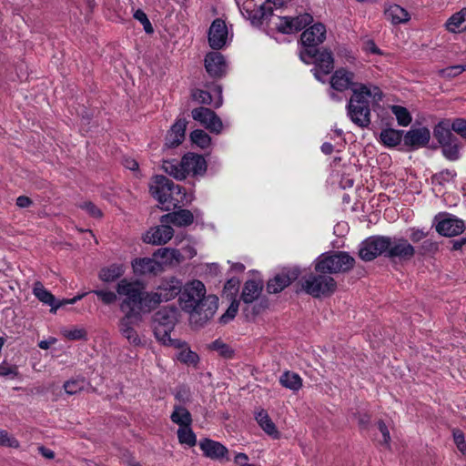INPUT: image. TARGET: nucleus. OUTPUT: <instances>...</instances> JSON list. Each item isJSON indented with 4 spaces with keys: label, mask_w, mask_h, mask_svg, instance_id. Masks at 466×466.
Here are the masks:
<instances>
[{
    "label": "nucleus",
    "mask_w": 466,
    "mask_h": 466,
    "mask_svg": "<svg viewBox=\"0 0 466 466\" xmlns=\"http://www.w3.org/2000/svg\"><path fill=\"white\" fill-rule=\"evenodd\" d=\"M383 93L379 86L373 84L355 85L347 104V115L350 119L360 127H367L371 120L370 104L382 100Z\"/></svg>",
    "instance_id": "obj_1"
},
{
    "label": "nucleus",
    "mask_w": 466,
    "mask_h": 466,
    "mask_svg": "<svg viewBox=\"0 0 466 466\" xmlns=\"http://www.w3.org/2000/svg\"><path fill=\"white\" fill-rule=\"evenodd\" d=\"M116 293L122 299L119 307L124 314L140 315L151 311L147 300L148 292L141 282L123 279L116 285Z\"/></svg>",
    "instance_id": "obj_2"
},
{
    "label": "nucleus",
    "mask_w": 466,
    "mask_h": 466,
    "mask_svg": "<svg viewBox=\"0 0 466 466\" xmlns=\"http://www.w3.org/2000/svg\"><path fill=\"white\" fill-rule=\"evenodd\" d=\"M150 192L160 204L165 206L166 210L180 208L190 201L185 189L165 176L155 177Z\"/></svg>",
    "instance_id": "obj_3"
},
{
    "label": "nucleus",
    "mask_w": 466,
    "mask_h": 466,
    "mask_svg": "<svg viewBox=\"0 0 466 466\" xmlns=\"http://www.w3.org/2000/svg\"><path fill=\"white\" fill-rule=\"evenodd\" d=\"M355 258L346 251H329L321 254L315 261L317 273L339 274L351 270Z\"/></svg>",
    "instance_id": "obj_4"
},
{
    "label": "nucleus",
    "mask_w": 466,
    "mask_h": 466,
    "mask_svg": "<svg viewBox=\"0 0 466 466\" xmlns=\"http://www.w3.org/2000/svg\"><path fill=\"white\" fill-rule=\"evenodd\" d=\"M301 288L313 298L329 297L335 292L337 282L328 273H310L303 279Z\"/></svg>",
    "instance_id": "obj_5"
},
{
    "label": "nucleus",
    "mask_w": 466,
    "mask_h": 466,
    "mask_svg": "<svg viewBox=\"0 0 466 466\" xmlns=\"http://www.w3.org/2000/svg\"><path fill=\"white\" fill-rule=\"evenodd\" d=\"M182 282L176 277L164 278L156 288L155 291L148 292L147 303L151 306V311L160 303L169 301L180 294Z\"/></svg>",
    "instance_id": "obj_6"
},
{
    "label": "nucleus",
    "mask_w": 466,
    "mask_h": 466,
    "mask_svg": "<svg viewBox=\"0 0 466 466\" xmlns=\"http://www.w3.org/2000/svg\"><path fill=\"white\" fill-rule=\"evenodd\" d=\"M326 39V27L321 23H317L306 29L300 35L304 50L300 51V58L303 62L309 64L312 56L315 55L318 46Z\"/></svg>",
    "instance_id": "obj_7"
},
{
    "label": "nucleus",
    "mask_w": 466,
    "mask_h": 466,
    "mask_svg": "<svg viewBox=\"0 0 466 466\" xmlns=\"http://www.w3.org/2000/svg\"><path fill=\"white\" fill-rule=\"evenodd\" d=\"M206 287L200 280L187 282L182 289L179 303L182 309L187 313L194 311L198 304L206 298Z\"/></svg>",
    "instance_id": "obj_8"
},
{
    "label": "nucleus",
    "mask_w": 466,
    "mask_h": 466,
    "mask_svg": "<svg viewBox=\"0 0 466 466\" xmlns=\"http://www.w3.org/2000/svg\"><path fill=\"white\" fill-rule=\"evenodd\" d=\"M388 236H371L363 240L359 248V257L364 261H372L380 256L386 257Z\"/></svg>",
    "instance_id": "obj_9"
},
{
    "label": "nucleus",
    "mask_w": 466,
    "mask_h": 466,
    "mask_svg": "<svg viewBox=\"0 0 466 466\" xmlns=\"http://www.w3.org/2000/svg\"><path fill=\"white\" fill-rule=\"evenodd\" d=\"M436 231L444 237H454L465 230V223L462 219L447 213H440L435 216Z\"/></svg>",
    "instance_id": "obj_10"
},
{
    "label": "nucleus",
    "mask_w": 466,
    "mask_h": 466,
    "mask_svg": "<svg viewBox=\"0 0 466 466\" xmlns=\"http://www.w3.org/2000/svg\"><path fill=\"white\" fill-rule=\"evenodd\" d=\"M218 308V298L216 295H208L198 304L194 311H190V320L203 326L212 319Z\"/></svg>",
    "instance_id": "obj_11"
},
{
    "label": "nucleus",
    "mask_w": 466,
    "mask_h": 466,
    "mask_svg": "<svg viewBox=\"0 0 466 466\" xmlns=\"http://www.w3.org/2000/svg\"><path fill=\"white\" fill-rule=\"evenodd\" d=\"M388 248L386 258L390 259L399 258L400 260H410L416 254V248L408 239L400 238L388 237Z\"/></svg>",
    "instance_id": "obj_12"
},
{
    "label": "nucleus",
    "mask_w": 466,
    "mask_h": 466,
    "mask_svg": "<svg viewBox=\"0 0 466 466\" xmlns=\"http://www.w3.org/2000/svg\"><path fill=\"white\" fill-rule=\"evenodd\" d=\"M192 117L199 122L210 132L220 134L223 129V123L219 116L208 107H198L192 110Z\"/></svg>",
    "instance_id": "obj_13"
},
{
    "label": "nucleus",
    "mask_w": 466,
    "mask_h": 466,
    "mask_svg": "<svg viewBox=\"0 0 466 466\" xmlns=\"http://www.w3.org/2000/svg\"><path fill=\"white\" fill-rule=\"evenodd\" d=\"M313 63L315 67L312 69L315 77L323 81L321 76L329 75L334 68V59L332 53L327 49H316L309 64Z\"/></svg>",
    "instance_id": "obj_14"
},
{
    "label": "nucleus",
    "mask_w": 466,
    "mask_h": 466,
    "mask_svg": "<svg viewBox=\"0 0 466 466\" xmlns=\"http://www.w3.org/2000/svg\"><path fill=\"white\" fill-rule=\"evenodd\" d=\"M299 276V268H285L268 282L267 289L269 293H279L296 280Z\"/></svg>",
    "instance_id": "obj_15"
},
{
    "label": "nucleus",
    "mask_w": 466,
    "mask_h": 466,
    "mask_svg": "<svg viewBox=\"0 0 466 466\" xmlns=\"http://www.w3.org/2000/svg\"><path fill=\"white\" fill-rule=\"evenodd\" d=\"M228 28L225 21L220 18L215 19L208 30V43L212 49L222 48L227 41Z\"/></svg>",
    "instance_id": "obj_16"
},
{
    "label": "nucleus",
    "mask_w": 466,
    "mask_h": 466,
    "mask_svg": "<svg viewBox=\"0 0 466 466\" xmlns=\"http://www.w3.org/2000/svg\"><path fill=\"white\" fill-rule=\"evenodd\" d=\"M355 74L344 67L337 69L330 77L331 87L339 92L350 89L360 83L354 82Z\"/></svg>",
    "instance_id": "obj_17"
},
{
    "label": "nucleus",
    "mask_w": 466,
    "mask_h": 466,
    "mask_svg": "<svg viewBox=\"0 0 466 466\" xmlns=\"http://www.w3.org/2000/svg\"><path fill=\"white\" fill-rule=\"evenodd\" d=\"M204 62L205 68L211 77L220 78L226 75L227 63L220 53L209 52L207 54Z\"/></svg>",
    "instance_id": "obj_18"
},
{
    "label": "nucleus",
    "mask_w": 466,
    "mask_h": 466,
    "mask_svg": "<svg viewBox=\"0 0 466 466\" xmlns=\"http://www.w3.org/2000/svg\"><path fill=\"white\" fill-rule=\"evenodd\" d=\"M199 448L203 454L211 460L221 461L226 459L228 461V450L222 443L211 439H203L199 441Z\"/></svg>",
    "instance_id": "obj_19"
},
{
    "label": "nucleus",
    "mask_w": 466,
    "mask_h": 466,
    "mask_svg": "<svg viewBox=\"0 0 466 466\" xmlns=\"http://www.w3.org/2000/svg\"><path fill=\"white\" fill-rule=\"evenodd\" d=\"M182 165L186 177L188 175L201 176L207 170L205 158L198 154L187 153L182 157Z\"/></svg>",
    "instance_id": "obj_20"
},
{
    "label": "nucleus",
    "mask_w": 466,
    "mask_h": 466,
    "mask_svg": "<svg viewBox=\"0 0 466 466\" xmlns=\"http://www.w3.org/2000/svg\"><path fill=\"white\" fill-rule=\"evenodd\" d=\"M167 224L162 223L148 230L144 237V241L153 245H163L168 242L174 235V229Z\"/></svg>",
    "instance_id": "obj_21"
},
{
    "label": "nucleus",
    "mask_w": 466,
    "mask_h": 466,
    "mask_svg": "<svg viewBox=\"0 0 466 466\" xmlns=\"http://www.w3.org/2000/svg\"><path fill=\"white\" fill-rule=\"evenodd\" d=\"M187 124V122L185 118L177 119L175 122L166 136L165 146L167 147H176L184 141Z\"/></svg>",
    "instance_id": "obj_22"
},
{
    "label": "nucleus",
    "mask_w": 466,
    "mask_h": 466,
    "mask_svg": "<svg viewBox=\"0 0 466 466\" xmlns=\"http://www.w3.org/2000/svg\"><path fill=\"white\" fill-rule=\"evenodd\" d=\"M179 311L176 307H164L154 315L155 326H162L166 329H174L177 322Z\"/></svg>",
    "instance_id": "obj_23"
},
{
    "label": "nucleus",
    "mask_w": 466,
    "mask_h": 466,
    "mask_svg": "<svg viewBox=\"0 0 466 466\" xmlns=\"http://www.w3.org/2000/svg\"><path fill=\"white\" fill-rule=\"evenodd\" d=\"M140 315H129L124 314L119 320V331L123 337H125L129 343L133 345L140 344V339L133 328L134 319H138Z\"/></svg>",
    "instance_id": "obj_24"
},
{
    "label": "nucleus",
    "mask_w": 466,
    "mask_h": 466,
    "mask_svg": "<svg viewBox=\"0 0 466 466\" xmlns=\"http://www.w3.org/2000/svg\"><path fill=\"white\" fill-rule=\"evenodd\" d=\"M431 138V132L427 127L409 130L404 136V144L411 147L426 146Z\"/></svg>",
    "instance_id": "obj_25"
},
{
    "label": "nucleus",
    "mask_w": 466,
    "mask_h": 466,
    "mask_svg": "<svg viewBox=\"0 0 466 466\" xmlns=\"http://www.w3.org/2000/svg\"><path fill=\"white\" fill-rule=\"evenodd\" d=\"M194 216L188 209H179L161 217V223H171L177 227H187L193 223Z\"/></svg>",
    "instance_id": "obj_26"
},
{
    "label": "nucleus",
    "mask_w": 466,
    "mask_h": 466,
    "mask_svg": "<svg viewBox=\"0 0 466 466\" xmlns=\"http://www.w3.org/2000/svg\"><path fill=\"white\" fill-rule=\"evenodd\" d=\"M132 268L137 275L157 274L161 269V265L154 258H136L132 262Z\"/></svg>",
    "instance_id": "obj_27"
},
{
    "label": "nucleus",
    "mask_w": 466,
    "mask_h": 466,
    "mask_svg": "<svg viewBox=\"0 0 466 466\" xmlns=\"http://www.w3.org/2000/svg\"><path fill=\"white\" fill-rule=\"evenodd\" d=\"M263 290V284L257 280H248L244 284L241 299L244 303L249 304L259 298Z\"/></svg>",
    "instance_id": "obj_28"
},
{
    "label": "nucleus",
    "mask_w": 466,
    "mask_h": 466,
    "mask_svg": "<svg viewBox=\"0 0 466 466\" xmlns=\"http://www.w3.org/2000/svg\"><path fill=\"white\" fill-rule=\"evenodd\" d=\"M255 418L260 428L268 436H270L274 440L279 439L280 433L265 410H260L259 411H258Z\"/></svg>",
    "instance_id": "obj_29"
},
{
    "label": "nucleus",
    "mask_w": 466,
    "mask_h": 466,
    "mask_svg": "<svg viewBox=\"0 0 466 466\" xmlns=\"http://www.w3.org/2000/svg\"><path fill=\"white\" fill-rule=\"evenodd\" d=\"M124 273L125 268L122 264H112L101 268L98 273V278L103 282L110 283L118 279Z\"/></svg>",
    "instance_id": "obj_30"
},
{
    "label": "nucleus",
    "mask_w": 466,
    "mask_h": 466,
    "mask_svg": "<svg viewBox=\"0 0 466 466\" xmlns=\"http://www.w3.org/2000/svg\"><path fill=\"white\" fill-rule=\"evenodd\" d=\"M446 29L451 33L466 30V7L453 14L445 24Z\"/></svg>",
    "instance_id": "obj_31"
},
{
    "label": "nucleus",
    "mask_w": 466,
    "mask_h": 466,
    "mask_svg": "<svg viewBox=\"0 0 466 466\" xmlns=\"http://www.w3.org/2000/svg\"><path fill=\"white\" fill-rule=\"evenodd\" d=\"M385 16L394 25L406 23L410 20L408 11L399 5H390L385 10Z\"/></svg>",
    "instance_id": "obj_32"
},
{
    "label": "nucleus",
    "mask_w": 466,
    "mask_h": 466,
    "mask_svg": "<svg viewBox=\"0 0 466 466\" xmlns=\"http://www.w3.org/2000/svg\"><path fill=\"white\" fill-rule=\"evenodd\" d=\"M451 131H453L451 127H450L447 122L441 121L434 127L433 136L441 145H443L456 140Z\"/></svg>",
    "instance_id": "obj_33"
},
{
    "label": "nucleus",
    "mask_w": 466,
    "mask_h": 466,
    "mask_svg": "<svg viewBox=\"0 0 466 466\" xmlns=\"http://www.w3.org/2000/svg\"><path fill=\"white\" fill-rule=\"evenodd\" d=\"M177 349V359L187 365L196 366L199 360L198 355L192 351L185 342L181 341V346Z\"/></svg>",
    "instance_id": "obj_34"
},
{
    "label": "nucleus",
    "mask_w": 466,
    "mask_h": 466,
    "mask_svg": "<svg viewBox=\"0 0 466 466\" xmlns=\"http://www.w3.org/2000/svg\"><path fill=\"white\" fill-rule=\"evenodd\" d=\"M279 383L284 388H287L293 391H298L302 387V379L300 376L295 372L285 371L279 377Z\"/></svg>",
    "instance_id": "obj_35"
},
{
    "label": "nucleus",
    "mask_w": 466,
    "mask_h": 466,
    "mask_svg": "<svg viewBox=\"0 0 466 466\" xmlns=\"http://www.w3.org/2000/svg\"><path fill=\"white\" fill-rule=\"evenodd\" d=\"M162 168L167 174L176 179L182 180L186 178L182 160L180 162L176 160H165L163 161Z\"/></svg>",
    "instance_id": "obj_36"
},
{
    "label": "nucleus",
    "mask_w": 466,
    "mask_h": 466,
    "mask_svg": "<svg viewBox=\"0 0 466 466\" xmlns=\"http://www.w3.org/2000/svg\"><path fill=\"white\" fill-rule=\"evenodd\" d=\"M173 329H166L162 326H155L154 333L158 341H160L163 345L172 346V347H179L181 346V341L178 339H173L170 337V332Z\"/></svg>",
    "instance_id": "obj_37"
},
{
    "label": "nucleus",
    "mask_w": 466,
    "mask_h": 466,
    "mask_svg": "<svg viewBox=\"0 0 466 466\" xmlns=\"http://www.w3.org/2000/svg\"><path fill=\"white\" fill-rule=\"evenodd\" d=\"M171 420L179 427L190 426L192 418L190 412L182 406H176L170 416Z\"/></svg>",
    "instance_id": "obj_38"
},
{
    "label": "nucleus",
    "mask_w": 466,
    "mask_h": 466,
    "mask_svg": "<svg viewBox=\"0 0 466 466\" xmlns=\"http://www.w3.org/2000/svg\"><path fill=\"white\" fill-rule=\"evenodd\" d=\"M403 130H396L393 128L383 129L380 132V140L387 147H395L401 141Z\"/></svg>",
    "instance_id": "obj_39"
},
{
    "label": "nucleus",
    "mask_w": 466,
    "mask_h": 466,
    "mask_svg": "<svg viewBox=\"0 0 466 466\" xmlns=\"http://www.w3.org/2000/svg\"><path fill=\"white\" fill-rule=\"evenodd\" d=\"M33 293L41 302L49 305L51 308L56 302L55 296L39 281L34 284Z\"/></svg>",
    "instance_id": "obj_40"
},
{
    "label": "nucleus",
    "mask_w": 466,
    "mask_h": 466,
    "mask_svg": "<svg viewBox=\"0 0 466 466\" xmlns=\"http://www.w3.org/2000/svg\"><path fill=\"white\" fill-rule=\"evenodd\" d=\"M391 113L396 116L397 122L401 127H407L411 123L412 117L409 110L399 105L390 106Z\"/></svg>",
    "instance_id": "obj_41"
},
{
    "label": "nucleus",
    "mask_w": 466,
    "mask_h": 466,
    "mask_svg": "<svg viewBox=\"0 0 466 466\" xmlns=\"http://www.w3.org/2000/svg\"><path fill=\"white\" fill-rule=\"evenodd\" d=\"M177 438L180 444L194 447L197 444V437L190 426L179 427L177 430Z\"/></svg>",
    "instance_id": "obj_42"
},
{
    "label": "nucleus",
    "mask_w": 466,
    "mask_h": 466,
    "mask_svg": "<svg viewBox=\"0 0 466 466\" xmlns=\"http://www.w3.org/2000/svg\"><path fill=\"white\" fill-rule=\"evenodd\" d=\"M191 141L201 148H207L211 143V137L203 130L196 129L190 134Z\"/></svg>",
    "instance_id": "obj_43"
},
{
    "label": "nucleus",
    "mask_w": 466,
    "mask_h": 466,
    "mask_svg": "<svg viewBox=\"0 0 466 466\" xmlns=\"http://www.w3.org/2000/svg\"><path fill=\"white\" fill-rule=\"evenodd\" d=\"M210 349L218 352V354L225 359H232L234 350L222 340L216 339L210 345Z\"/></svg>",
    "instance_id": "obj_44"
},
{
    "label": "nucleus",
    "mask_w": 466,
    "mask_h": 466,
    "mask_svg": "<svg viewBox=\"0 0 466 466\" xmlns=\"http://www.w3.org/2000/svg\"><path fill=\"white\" fill-rule=\"evenodd\" d=\"M442 153L450 160H457L460 157V147L456 140L441 145Z\"/></svg>",
    "instance_id": "obj_45"
},
{
    "label": "nucleus",
    "mask_w": 466,
    "mask_h": 466,
    "mask_svg": "<svg viewBox=\"0 0 466 466\" xmlns=\"http://www.w3.org/2000/svg\"><path fill=\"white\" fill-rule=\"evenodd\" d=\"M290 20L294 32H298L309 25L313 21V17L309 14L304 13L294 17L290 16Z\"/></svg>",
    "instance_id": "obj_46"
},
{
    "label": "nucleus",
    "mask_w": 466,
    "mask_h": 466,
    "mask_svg": "<svg viewBox=\"0 0 466 466\" xmlns=\"http://www.w3.org/2000/svg\"><path fill=\"white\" fill-rule=\"evenodd\" d=\"M61 334L70 340L86 339V330L83 328H74L72 329H63Z\"/></svg>",
    "instance_id": "obj_47"
},
{
    "label": "nucleus",
    "mask_w": 466,
    "mask_h": 466,
    "mask_svg": "<svg viewBox=\"0 0 466 466\" xmlns=\"http://www.w3.org/2000/svg\"><path fill=\"white\" fill-rule=\"evenodd\" d=\"M439 251V243L432 239H425L419 247V252L422 256H434Z\"/></svg>",
    "instance_id": "obj_48"
},
{
    "label": "nucleus",
    "mask_w": 466,
    "mask_h": 466,
    "mask_svg": "<svg viewBox=\"0 0 466 466\" xmlns=\"http://www.w3.org/2000/svg\"><path fill=\"white\" fill-rule=\"evenodd\" d=\"M155 256L162 258L165 263H171L173 259L178 260L180 253L177 249L164 248L158 249Z\"/></svg>",
    "instance_id": "obj_49"
},
{
    "label": "nucleus",
    "mask_w": 466,
    "mask_h": 466,
    "mask_svg": "<svg viewBox=\"0 0 466 466\" xmlns=\"http://www.w3.org/2000/svg\"><path fill=\"white\" fill-rule=\"evenodd\" d=\"M83 380H70L64 383V390L69 395H74L84 389Z\"/></svg>",
    "instance_id": "obj_50"
},
{
    "label": "nucleus",
    "mask_w": 466,
    "mask_h": 466,
    "mask_svg": "<svg viewBox=\"0 0 466 466\" xmlns=\"http://www.w3.org/2000/svg\"><path fill=\"white\" fill-rule=\"evenodd\" d=\"M92 292L96 294L106 305L115 303L117 299V293L111 290L96 289Z\"/></svg>",
    "instance_id": "obj_51"
},
{
    "label": "nucleus",
    "mask_w": 466,
    "mask_h": 466,
    "mask_svg": "<svg viewBox=\"0 0 466 466\" xmlns=\"http://www.w3.org/2000/svg\"><path fill=\"white\" fill-rule=\"evenodd\" d=\"M238 306L239 302L234 299L228 308L227 311L220 317L219 322L221 324H227L228 322L232 320L238 310Z\"/></svg>",
    "instance_id": "obj_52"
},
{
    "label": "nucleus",
    "mask_w": 466,
    "mask_h": 466,
    "mask_svg": "<svg viewBox=\"0 0 466 466\" xmlns=\"http://www.w3.org/2000/svg\"><path fill=\"white\" fill-rule=\"evenodd\" d=\"M466 71V65H458V66H452L446 67L444 69L440 70L439 74L440 76L443 77H455L461 74L462 72Z\"/></svg>",
    "instance_id": "obj_53"
},
{
    "label": "nucleus",
    "mask_w": 466,
    "mask_h": 466,
    "mask_svg": "<svg viewBox=\"0 0 466 466\" xmlns=\"http://www.w3.org/2000/svg\"><path fill=\"white\" fill-rule=\"evenodd\" d=\"M18 368L15 365H10L6 362H3L0 364V376L1 377H9L11 379L16 378L18 376Z\"/></svg>",
    "instance_id": "obj_54"
},
{
    "label": "nucleus",
    "mask_w": 466,
    "mask_h": 466,
    "mask_svg": "<svg viewBox=\"0 0 466 466\" xmlns=\"http://www.w3.org/2000/svg\"><path fill=\"white\" fill-rule=\"evenodd\" d=\"M0 446L18 448L19 441L15 438L11 437L6 431L0 430Z\"/></svg>",
    "instance_id": "obj_55"
},
{
    "label": "nucleus",
    "mask_w": 466,
    "mask_h": 466,
    "mask_svg": "<svg viewBox=\"0 0 466 466\" xmlns=\"http://www.w3.org/2000/svg\"><path fill=\"white\" fill-rule=\"evenodd\" d=\"M409 238L411 242L418 243L425 239L428 235L429 231H425L424 228H409Z\"/></svg>",
    "instance_id": "obj_56"
},
{
    "label": "nucleus",
    "mask_w": 466,
    "mask_h": 466,
    "mask_svg": "<svg viewBox=\"0 0 466 466\" xmlns=\"http://www.w3.org/2000/svg\"><path fill=\"white\" fill-rule=\"evenodd\" d=\"M277 29L283 34L295 33L290 16L280 17L279 22L277 24Z\"/></svg>",
    "instance_id": "obj_57"
},
{
    "label": "nucleus",
    "mask_w": 466,
    "mask_h": 466,
    "mask_svg": "<svg viewBox=\"0 0 466 466\" xmlns=\"http://www.w3.org/2000/svg\"><path fill=\"white\" fill-rule=\"evenodd\" d=\"M455 177L456 172L454 170L445 169L434 175L433 179H435L439 184L442 185L446 182L451 181Z\"/></svg>",
    "instance_id": "obj_58"
},
{
    "label": "nucleus",
    "mask_w": 466,
    "mask_h": 466,
    "mask_svg": "<svg viewBox=\"0 0 466 466\" xmlns=\"http://www.w3.org/2000/svg\"><path fill=\"white\" fill-rule=\"evenodd\" d=\"M192 96L194 100L206 105H210L212 103L211 95L205 90L196 89L192 93Z\"/></svg>",
    "instance_id": "obj_59"
},
{
    "label": "nucleus",
    "mask_w": 466,
    "mask_h": 466,
    "mask_svg": "<svg viewBox=\"0 0 466 466\" xmlns=\"http://www.w3.org/2000/svg\"><path fill=\"white\" fill-rule=\"evenodd\" d=\"M377 426H378L380 432L382 435V441H380V443L382 445H385L386 447H390L391 438H390V431H389L387 425L385 424V422L383 420H380L377 422Z\"/></svg>",
    "instance_id": "obj_60"
},
{
    "label": "nucleus",
    "mask_w": 466,
    "mask_h": 466,
    "mask_svg": "<svg viewBox=\"0 0 466 466\" xmlns=\"http://www.w3.org/2000/svg\"><path fill=\"white\" fill-rule=\"evenodd\" d=\"M86 293H83V294H80V295H77L76 297H74L73 299H62V300H56V302H54L53 306H52V309H50L51 312L53 313H56V310L65 306V305H67V304H75L76 301L80 300L82 298H84L86 296Z\"/></svg>",
    "instance_id": "obj_61"
},
{
    "label": "nucleus",
    "mask_w": 466,
    "mask_h": 466,
    "mask_svg": "<svg viewBox=\"0 0 466 466\" xmlns=\"http://www.w3.org/2000/svg\"><path fill=\"white\" fill-rule=\"evenodd\" d=\"M451 129L466 139V119L456 118L451 124Z\"/></svg>",
    "instance_id": "obj_62"
},
{
    "label": "nucleus",
    "mask_w": 466,
    "mask_h": 466,
    "mask_svg": "<svg viewBox=\"0 0 466 466\" xmlns=\"http://www.w3.org/2000/svg\"><path fill=\"white\" fill-rule=\"evenodd\" d=\"M454 442L460 451L464 452L466 451V442L462 431L456 430L453 431Z\"/></svg>",
    "instance_id": "obj_63"
},
{
    "label": "nucleus",
    "mask_w": 466,
    "mask_h": 466,
    "mask_svg": "<svg viewBox=\"0 0 466 466\" xmlns=\"http://www.w3.org/2000/svg\"><path fill=\"white\" fill-rule=\"evenodd\" d=\"M81 208L85 209L90 216L94 218H101L102 212L101 210L95 206L92 202H86L81 205Z\"/></svg>",
    "instance_id": "obj_64"
}]
</instances>
